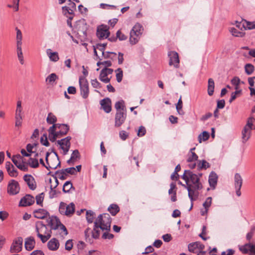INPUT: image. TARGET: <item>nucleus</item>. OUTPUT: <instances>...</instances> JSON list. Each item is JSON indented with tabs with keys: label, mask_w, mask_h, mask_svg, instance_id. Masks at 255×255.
Masks as SVG:
<instances>
[{
	"label": "nucleus",
	"mask_w": 255,
	"mask_h": 255,
	"mask_svg": "<svg viewBox=\"0 0 255 255\" xmlns=\"http://www.w3.org/2000/svg\"><path fill=\"white\" fill-rule=\"evenodd\" d=\"M202 176V173L197 175L190 170H185L182 178L186 182V185L183 186L186 188L188 192V196L191 202L193 201V196L196 190L202 188V184L200 182V177Z\"/></svg>",
	"instance_id": "obj_1"
},
{
	"label": "nucleus",
	"mask_w": 255,
	"mask_h": 255,
	"mask_svg": "<svg viewBox=\"0 0 255 255\" xmlns=\"http://www.w3.org/2000/svg\"><path fill=\"white\" fill-rule=\"evenodd\" d=\"M69 130V127L67 125L54 124L48 129L49 138L50 141L54 142L56 138L66 134Z\"/></svg>",
	"instance_id": "obj_2"
},
{
	"label": "nucleus",
	"mask_w": 255,
	"mask_h": 255,
	"mask_svg": "<svg viewBox=\"0 0 255 255\" xmlns=\"http://www.w3.org/2000/svg\"><path fill=\"white\" fill-rule=\"evenodd\" d=\"M35 230L37 236L40 239L42 243H46L51 236V231L42 222L38 221L35 223Z\"/></svg>",
	"instance_id": "obj_3"
},
{
	"label": "nucleus",
	"mask_w": 255,
	"mask_h": 255,
	"mask_svg": "<svg viewBox=\"0 0 255 255\" xmlns=\"http://www.w3.org/2000/svg\"><path fill=\"white\" fill-rule=\"evenodd\" d=\"M112 219L108 213H104L99 215L94 224L98 225L102 231H109L111 229Z\"/></svg>",
	"instance_id": "obj_4"
},
{
	"label": "nucleus",
	"mask_w": 255,
	"mask_h": 255,
	"mask_svg": "<svg viewBox=\"0 0 255 255\" xmlns=\"http://www.w3.org/2000/svg\"><path fill=\"white\" fill-rule=\"evenodd\" d=\"M48 225L50 226L51 230H58L59 233L62 236L68 234L67 230L65 227L56 217H52L48 222Z\"/></svg>",
	"instance_id": "obj_5"
},
{
	"label": "nucleus",
	"mask_w": 255,
	"mask_h": 255,
	"mask_svg": "<svg viewBox=\"0 0 255 255\" xmlns=\"http://www.w3.org/2000/svg\"><path fill=\"white\" fill-rule=\"evenodd\" d=\"M143 31L142 26L139 23H136L130 32L129 42L133 45L137 43Z\"/></svg>",
	"instance_id": "obj_6"
},
{
	"label": "nucleus",
	"mask_w": 255,
	"mask_h": 255,
	"mask_svg": "<svg viewBox=\"0 0 255 255\" xmlns=\"http://www.w3.org/2000/svg\"><path fill=\"white\" fill-rule=\"evenodd\" d=\"M59 211L60 214L70 216L74 213L75 205L73 203L67 205L64 202H61L59 205Z\"/></svg>",
	"instance_id": "obj_7"
},
{
	"label": "nucleus",
	"mask_w": 255,
	"mask_h": 255,
	"mask_svg": "<svg viewBox=\"0 0 255 255\" xmlns=\"http://www.w3.org/2000/svg\"><path fill=\"white\" fill-rule=\"evenodd\" d=\"M79 85L80 87L81 95L84 99L88 98L89 94V84L87 79L85 77L79 78Z\"/></svg>",
	"instance_id": "obj_8"
},
{
	"label": "nucleus",
	"mask_w": 255,
	"mask_h": 255,
	"mask_svg": "<svg viewBox=\"0 0 255 255\" xmlns=\"http://www.w3.org/2000/svg\"><path fill=\"white\" fill-rule=\"evenodd\" d=\"M23 239L21 237H18L14 240L11 246L10 251L12 253H16L20 252L22 248Z\"/></svg>",
	"instance_id": "obj_9"
},
{
	"label": "nucleus",
	"mask_w": 255,
	"mask_h": 255,
	"mask_svg": "<svg viewBox=\"0 0 255 255\" xmlns=\"http://www.w3.org/2000/svg\"><path fill=\"white\" fill-rule=\"evenodd\" d=\"M168 56L169 58V65H173L175 68H178L179 67V63L178 53L175 51H171L168 52Z\"/></svg>",
	"instance_id": "obj_10"
},
{
	"label": "nucleus",
	"mask_w": 255,
	"mask_h": 255,
	"mask_svg": "<svg viewBox=\"0 0 255 255\" xmlns=\"http://www.w3.org/2000/svg\"><path fill=\"white\" fill-rule=\"evenodd\" d=\"M20 187L18 182L11 180L7 187V192L10 195H16L19 193Z\"/></svg>",
	"instance_id": "obj_11"
},
{
	"label": "nucleus",
	"mask_w": 255,
	"mask_h": 255,
	"mask_svg": "<svg viewBox=\"0 0 255 255\" xmlns=\"http://www.w3.org/2000/svg\"><path fill=\"white\" fill-rule=\"evenodd\" d=\"M243 184V179L239 173H236L234 176V185L236 189V194L238 196L241 195V188Z\"/></svg>",
	"instance_id": "obj_12"
},
{
	"label": "nucleus",
	"mask_w": 255,
	"mask_h": 255,
	"mask_svg": "<svg viewBox=\"0 0 255 255\" xmlns=\"http://www.w3.org/2000/svg\"><path fill=\"white\" fill-rule=\"evenodd\" d=\"M204 246L199 242L191 243L188 245V250L190 252L197 253V250L200 251V254H204L205 252L202 251L204 249Z\"/></svg>",
	"instance_id": "obj_13"
},
{
	"label": "nucleus",
	"mask_w": 255,
	"mask_h": 255,
	"mask_svg": "<svg viewBox=\"0 0 255 255\" xmlns=\"http://www.w3.org/2000/svg\"><path fill=\"white\" fill-rule=\"evenodd\" d=\"M127 117L126 112L118 111L117 112L115 116V124L116 127H120L125 122Z\"/></svg>",
	"instance_id": "obj_14"
},
{
	"label": "nucleus",
	"mask_w": 255,
	"mask_h": 255,
	"mask_svg": "<svg viewBox=\"0 0 255 255\" xmlns=\"http://www.w3.org/2000/svg\"><path fill=\"white\" fill-rule=\"evenodd\" d=\"M240 250L244 254L249 253L250 255H255V245L246 244L240 247Z\"/></svg>",
	"instance_id": "obj_15"
},
{
	"label": "nucleus",
	"mask_w": 255,
	"mask_h": 255,
	"mask_svg": "<svg viewBox=\"0 0 255 255\" xmlns=\"http://www.w3.org/2000/svg\"><path fill=\"white\" fill-rule=\"evenodd\" d=\"M109 35L110 31L107 26L98 28L97 35L99 39L107 38Z\"/></svg>",
	"instance_id": "obj_16"
},
{
	"label": "nucleus",
	"mask_w": 255,
	"mask_h": 255,
	"mask_svg": "<svg viewBox=\"0 0 255 255\" xmlns=\"http://www.w3.org/2000/svg\"><path fill=\"white\" fill-rule=\"evenodd\" d=\"M34 203V198L30 195H26L20 201L19 205L20 206H30Z\"/></svg>",
	"instance_id": "obj_17"
},
{
	"label": "nucleus",
	"mask_w": 255,
	"mask_h": 255,
	"mask_svg": "<svg viewBox=\"0 0 255 255\" xmlns=\"http://www.w3.org/2000/svg\"><path fill=\"white\" fill-rule=\"evenodd\" d=\"M100 104L101 108L106 113H109L111 111V101L110 98H106L102 100Z\"/></svg>",
	"instance_id": "obj_18"
},
{
	"label": "nucleus",
	"mask_w": 255,
	"mask_h": 255,
	"mask_svg": "<svg viewBox=\"0 0 255 255\" xmlns=\"http://www.w3.org/2000/svg\"><path fill=\"white\" fill-rule=\"evenodd\" d=\"M24 180L26 182L29 188L33 190L36 187L34 178L31 175H25L23 177Z\"/></svg>",
	"instance_id": "obj_19"
},
{
	"label": "nucleus",
	"mask_w": 255,
	"mask_h": 255,
	"mask_svg": "<svg viewBox=\"0 0 255 255\" xmlns=\"http://www.w3.org/2000/svg\"><path fill=\"white\" fill-rule=\"evenodd\" d=\"M60 244L56 238L51 239L47 243L48 249L52 251H57L59 248Z\"/></svg>",
	"instance_id": "obj_20"
},
{
	"label": "nucleus",
	"mask_w": 255,
	"mask_h": 255,
	"mask_svg": "<svg viewBox=\"0 0 255 255\" xmlns=\"http://www.w3.org/2000/svg\"><path fill=\"white\" fill-rule=\"evenodd\" d=\"M217 180H218V176L217 174L214 172L212 171L209 176V183L210 186V187L212 189H215L217 183Z\"/></svg>",
	"instance_id": "obj_21"
},
{
	"label": "nucleus",
	"mask_w": 255,
	"mask_h": 255,
	"mask_svg": "<svg viewBox=\"0 0 255 255\" xmlns=\"http://www.w3.org/2000/svg\"><path fill=\"white\" fill-rule=\"evenodd\" d=\"M35 245V241L33 237H29L25 239V248L27 251H31L34 247Z\"/></svg>",
	"instance_id": "obj_22"
},
{
	"label": "nucleus",
	"mask_w": 255,
	"mask_h": 255,
	"mask_svg": "<svg viewBox=\"0 0 255 255\" xmlns=\"http://www.w3.org/2000/svg\"><path fill=\"white\" fill-rule=\"evenodd\" d=\"M252 130L247 128L244 127L242 131V139L243 143H246L250 138Z\"/></svg>",
	"instance_id": "obj_23"
},
{
	"label": "nucleus",
	"mask_w": 255,
	"mask_h": 255,
	"mask_svg": "<svg viewBox=\"0 0 255 255\" xmlns=\"http://www.w3.org/2000/svg\"><path fill=\"white\" fill-rule=\"evenodd\" d=\"M34 217L38 219H44L47 217L48 215V212L43 209H39L36 210H35L33 212Z\"/></svg>",
	"instance_id": "obj_24"
},
{
	"label": "nucleus",
	"mask_w": 255,
	"mask_h": 255,
	"mask_svg": "<svg viewBox=\"0 0 255 255\" xmlns=\"http://www.w3.org/2000/svg\"><path fill=\"white\" fill-rule=\"evenodd\" d=\"M57 143L59 145L60 148L63 150V154L64 155L66 154L69 150L71 143L68 144V142L67 143L66 141H62V139L58 140Z\"/></svg>",
	"instance_id": "obj_25"
},
{
	"label": "nucleus",
	"mask_w": 255,
	"mask_h": 255,
	"mask_svg": "<svg viewBox=\"0 0 255 255\" xmlns=\"http://www.w3.org/2000/svg\"><path fill=\"white\" fill-rule=\"evenodd\" d=\"M197 169L201 170L202 169H206L210 167L209 163L205 160H202L198 161L197 164Z\"/></svg>",
	"instance_id": "obj_26"
},
{
	"label": "nucleus",
	"mask_w": 255,
	"mask_h": 255,
	"mask_svg": "<svg viewBox=\"0 0 255 255\" xmlns=\"http://www.w3.org/2000/svg\"><path fill=\"white\" fill-rule=\"evenodd\" d=\"M47 54L51 61L56 62L59 59L58 53L57 52H52L50 49L47 50Z\"/></svg>",
	"instance_id": "obj_27"
},
{
	"label": "nucleus",
	"mask_w": 255,
	"mask_h": 255,
	"mask_svg": "<svg viewBox=\"0 0 255 255\" xmlns=\"http://www.w3.org/2000/svg\"><path fill=\"white\" fill-rule=\"evenodd\" d=\"M215 83L212 78H210L208 82V94L209 96H212L214 92Z\"/></svg>",
	"instance_id": "obj_28"
},
{
	"label": "nucleus",
	"mask_w": 255,
	"mask_h": 255,
	"mask_svg": "<svg viewBox=\"0 0 255 255\" xmlns=\"http://www.w3.org/2000/svg\"><path fill=\"white\" fill-rule=\"evenodd\" d=\"M245 127L251 130L255 129V119L253 117H250L248 119L247 124Z\"/></svg>",
	"instance_id": "obj_29"
},
{
	"label": "nucleus",
	"mask_w": 255,
	"mask_h": 255,
	"mask_svg": "<svg viewBox=\"0 0 255 255\" xmlns=\"http://www.w3.org/2000/svg\"><path fill=\"white\" fill-rule=\"evenodd\" d=\"M242 26L244 29H252L255 28V21L253 22L243 20Z\"/></svg>",
	"instance_id": "obj_30"
},
{
	"label": "nucleus",
	"mask_w": 255,
	"mask_h": 255,
	"mask_svg": "<svg viewBox=\"0 0 255 255\" xmlns=\"http://www.w3.org/2000/svg\"><path fill=\"white\" fill-rule=\"evenodd\" d=\"M108 74L102 69L99 75V79L105 83H108L110 82L111 78L108 77Z\"/></svg>",
	"instance_id": "obj_31"
},
{
	"label": "nucleus",
	"mask_w": 255,
	"mask_h": 255,
	"mask_svg": "<svg viewBox=\"0 0 255 255\" xmlns=\"http://www.w3.org/2000/svg\"><path fill=\"white\" fill-rule=\"evenodd\" d=\"M56 117L52 113H49L48 114L46 118V122L48 124H56L55 123L57 122Z\"/></svg>",
	"instance_id": "obj_32"
},
{
	"label": "nucleus",
	"mask_w": 255,
	"mask_h": 255,
	"mask_svg": "<svg viewBox=\"0 0 255 255\" xmlns=\"http://www.w3.org/2000/svg\"><path fill=\"white\" fill-rule=\"evenodd\" d=\"M101 230H102V229L99 227V226L94 224V227L92 231L93 238L94 239L99 238L100 235Z\"/></svg>",
	"instance_id": "obj_33"
},
{
	"label": "nucleus",
	"mask_w": 255,
	"mask_h": 255,
	"mask_svg": "<svg viewBox=\"0 0 255 255\" xmlns=\"http://www.w3.org/2000/svg\"><path fill=\"white\" fill-rule=\"evenodd\" d=\"M115 108L117 112L118 111H125L126 112L125 106V102L123 100H121L117 102L115 104Z\"/></svg>",
	"instance_id": "obj_34"
},
{
	"label": "nucleus",
	"mask_w": 255,
	"mask_h": 255,
	"mask_svg": "<svg viewBox=\"0 0 255 255\" xmlns=\"http://www.w3.org/2000/svg\"><path fill=\"white\" fill-rule=\"evenodd\" d=\"M108 211L113 215H116L120 211L119 206L116 204H112L108 208Z\"/></svg>",
	"instance_id": "obj_35"
},
{
	"label": "nucleus",
	"mask_w": 255,
	"mask_h": 255,
	"mask_svg": "<svg viewBox=\"0 0 255 255\" xmlns=\"http://www.w3.org/2000/svg\"><path fill=\"white\" fill-rule=\"evenodd\" d=\"M209 138V133L208 132L204 131L201 134H199L198 139L200 143L202 141H206Z\"/></svg>",
	"instance_id": "obj_36"
},
{
	"label": "nucleus",
	"mask_w": 255,
	"mask_h": 255,
	"mask_svg": "<svg viewBox=\"0 0 255 255\" xmlns=\"http://www.w3.org/2000/svg\"><path fill=\"white\" fill-rule=\"evenodd\" d=\"M198 155L195 152L188 153L187 161L188 162H193L197 160Z\"/></svg>",
	"instance_id": "obj_37"
},
{
	"label": "nucleus",
	"mask_w": 255,
	"mask_h": 255,
	"mask_svg": "<svg viewBox=\"0 0 255 255\" xmlns=\"http://www.w3.org/2000/svg\"><path fill=\"white\" fill-rule=\"evenodd\" d=\"M230 31L233 36L236 37H243L245 34L243 32L239 31L237 28L235 27L231 28Z\"/></svg>",
	"instance_id": "obj_38"
},
{
	"label": "nucleus",
	"mask_w": 255,
	"mask_h": 255,
	"mask_svg": "<svg viewBox=\"0 0 255 255\" xmlns=\"http://www.w3.org/2000/svg\"><path fill=\"white\" fill-rule=\"evenodd\" d=\"M58 76L55 73L50 74L46 79V82L49 84L53 85L54 82L58 79Z\"/></svg>",
	"instance_id": "obj_39"
},
{
	"label": "nucleus",
	"mask_w": 255,
	"mask_h": 255,
	"mask_svg": "<svg viewBox=\"0 0 255 255\" xmlns=\"http://www.w3.org/2000/svg\"><path fill=\"white\" fill-rule=\"evenodd\" d=\"M28 164L32 168H37L39 166L38 160L34 158H30L28 161Z\"/></svg>",
	"instance_id": "obj_40"
},
{
	"label": "nucleus",
	"mask_w": 255,
	"mask_h": 255,
	"mask_svg": "<svg viewBox=\"0 0 255 255\" xmlns=\"http://www.w3.org/2000/svg\"><path fill=\"white\" fill-rule=\"evenodd\" d=\"M95 213L91 210L87 211L86 219L89 223H92L93 222Z\"/></svg>",
	"instance_id": "obj_41"
},
{
	"label": "nucleus",
	"mask_w": 255,
	"mask_h": 255,
	"mask_svg": "<svg viewBox=\"0 0 255 255\" xmlns=\"http://www.w3.org/2000/svg\"><path fill=\"white\" fill-rule=\"evenodd\" d=\"M73 187V185L71 181H67L63 185V191L65 193H68L70 190Z\"/></svg>",
	"instance_id": "obj_42"
},
{
	"label": "nucleus",
	"mask_w": 255,
	"mask_h": 255,
	"mask_svg": "<svg viewBox=\"0 0 255 255\" xmlns=\"http://www.w3.org/2000/svg\"><path fill=\"white\" fill-rule=\"evenodd\" d=\"M115 72H116V79L118 82L120 83L122 81L123 77V72L122 69L118 68Z\"/></svg>",
	"instance_id": "obj_43"
},
{
	"label": "nucleus",
	"mask_w": 255,
	"mask_h": 255,
	"mask_svg": "<svg viewBox=\"0 0 255 255\" xmlns=\"http://www.w3.org/2000/svg\"><path fill=\"white\" fill-rule=\"evenodd\" d=\"M245 69L248 75H251L254 71V67L251 64H247L245 66Z\"/></svg>",
	"instance_id": "obj_44"
},
{
	"label": "nucleus",
	"mask_w": 255,
	"mask_h": 255,
	"mask_svg": "<svg viewBox=\"0 0 255 255\" xmlns=\"http://www.w3.org/2000/svg\"><path fill=\"white\" fill-rule=\"evenodd\" d=\"M176 110L177 112L179 115H183L184 112L182 110V101L181 100V97L180 98V99L178 100V102L176 105Z\"/></svg>",
	"instance_id": "obj_45"
},
{
	"label": "nucleus",
	"mask_w": 255,
	"mask_h": 255,
	"mask_svg": "<svg viewBox=\"0 0 255 255\" xmlns=\"http://www.w3.org/2000/svg\"><path fill=\"white\" fill-rule=\"evenodd\" d=\"M36 203L38 205L42 206V202L44 199V194L41 193L36 196Z\"/></svg>",
	"instance_id": "obj_46"
},
{
	"label": "nucleus",
	"mask_w": 255,
	"mask_h": 255,
	"mask_svg": "<svg viewBox=\"0 0 255 255\" xmlns=\"http://www.w3.org/2000/svg\"><path fill=\"white\" fill-rule=\"evenodd\" d=\"M55 182H56V185L53 187H52V185H51V187H50V188H51V191L50 192V198H54L55 197V195H56V191L53 190V188H55L58 184V181L56 177H55Z\"/></svg>",
	"instance_id": "obj_47"
},
{
	"label": "nucleus",
	"mask_w": 255,
	"mask_h": 255,
	"mask_svg": "<svg viewBox=\"0 0 255 255\" xmlns=\"http://www.w3.org/2000/svg\"><path fill=\"white\" fill-rule=\"evenodd\" d=\"M63 171L67 174H76L77 173L76 169L75 167H70L63 169Z\"/></svg>",
	"instance_id": "obj_48"
},
{
	"label": "nucleus",
	"mask_w": 255,
	"mask_h": 255,
	"mask_svg": "<svg viewBox=\"0 0 255 255\" xmlns=\"http://www.w3.org/2000/svg\"><path fill=\"white\" fill-rule=\"evenodd\" d=\"M56 174L58 175V178L61 180H64L66 178L67 174L62 169L60 171H57Z\"/></svg>",
	"instance_id": "obj_49"
},
{
	"label": "nucleus",
	"mask_w": 255,
	"mask_h": 255,
	"mask_svg": "<svg viewBox=\"0 0 255 255\" xmlns=\"http://www.w3.org/2000/svg\"><path fill=\"white\" fill-rule=\"evenodd\" d=\"M63 12L65 15H66L67 13H68L70 15L73 14L74 13V9H71L70 7L68 6H63L62 7Z\"/></svg>",
	"instance_id": "obj_50"
},
{
	"label": "nucleus",
	"mask_w": 255,
	"mask_h": 255,
	"mask_svg": "<svg viewBox=\"0 0 255 255\" xmlns=\"http://www.w3.org/2000/svg\"><path fill=\"white\" fill-rule=\"evenodd\" d=\"M240 83V79L237 77H234L231 80V83L235 86L236 90H238Z\"/></svg>",
	"instance_id": "obj_51"
},
{
	"label": "nucleus",
	"mask_w": 255,
	"mask_h": 255,
	"mask_svg": "<svg viewBox=\"0 0 255 255\" xmlns=\"http://www.w3.org/2000/svg\"><path fill=\"white\" fill-rule=\"evenodd\" d=\"M91 85L94 88L100 89L101 88V84L96 79H92L91 81Z\"/></svg>",
	"instance_id": "obj_52"
},
{
	"label": "nucleus",
	"mask_w": 255,
	"mask_h": 255,
	"mask_svg": "<svg viewBox=\"0 0 255 255\" xmlns=\"http://www.w3.org/2000/svg\"><path fill=\"white\" fill-rule=\"evenodd\" d=\"M48 165H49V167L51 168V169H55L57 168V167L58 166H60V161H57L56 160V163H54L53 162H49V161H48V163H46Z\"/></svg>",
	"instance_id": "obj_53"
},
{
	"label": "nucleus",
	"mask_w": 255,
	"mask_h": 255,
	"mask_svg": "<svg viewBox=\"0 0 255 255\" xmlns=\"http://www.w3.org/2000/svg\"><path fill=\"white\" fill-rule=\"evenodd\" d=\"M212 203V198L209 197H208L205 202L203 204V206L204 208L209 209Z\"/></svg>",
	"instance_id": "obj_54"
},
{
	"label": "nucleus",
	"mask_w": 255,
	"mask_h": 255,
	"mask_svg": "<svg viewBox=\"0 0 255 255\" xmlns=\"http://www.w3.org/2000/svg\"><path fill=\"white\" fill-rule=\"evenodd\" d=\"M116 35L117 37L120 40H125L127 38V36L122 33L120 30H118L117 32Z\"/></svg>",
	"instance_id": "obj_55"
},
{
	"label": "nucleus",
	"mask_w": 255,
	"mask_h": 255,
	"mask_svg": "<svg viewBox=\"0 0 255 255\" xmlns=\"http://www.w3.org/2000/svg\"><path fill=\"white\" fill-rule=\"evenodd\" d=\"M40 141L41 144L46 146H48L49 144V142L47 140V136L45 134L41 137Z\"/></svg>",
	"instance_id": "obj_56"
},
{
	"label": "nucleus",
	"mask_w": 255,
	"mask_h": 255,
	"mask_svg": "<svg viewBox=\"0 0 255 255\" xmlns=\"http://www.w3.org/2000/svg\"><path fill=\"white\" fill-rule=\"evenodd\" d=\"M72 159H73L74 161L76 160L77 158L80 157V153L78 150H74L71 156Z\"/></svg>",
	"instance_id": "obj_57"
},
{
	"label": "nucleus",
	"mask_w": 255,
	"mask_h": 255,
	"mask_svg": "<svg viewBox=\"0 0 255 255\" xmlns=\"http://www.w3.org/2000/svg\"><path fill=\"white\" fill-rule=\"evenodd\" d=\"M146 133L145 128L143 126H140L138 129L137 135L138 136H142L145 135Z\"/></svg>",
	"instance_id": "obj_58"
},
{
	"label": "nucleus",
	"mask_w": 255,
	"mask_h": 255,
	"mask_svg": "<svg viewBox=\"0 0 255 255\" xmlns=\"http://www.w3.org/2000/svg\"><path fill=\"white\" fill-rule=\"evenodd\" d=\"M73 248L72 240H69L65 243V249L67 251L71 250Z\"/></svg>",
	"instance_id": "obj_59"
},
{
	"label": "nucleus",
	"mask_w": 255,
	"mask_h": 255,
	"mask_svg": "<svg viewBox=\"0 0 255 255\" xmlns=\"http://www.w3.org/2000/svg\"><path fill=\"white\" fill-rule=\"evenodd\" d=\"M7 172H8L9 175L11 177H16L17 175V171L14 166L9 170L7 171Z\"/></svg>",
	"instance_id": "obj_60"
},
{
	"label": "nucleus",
	"mask_w": 255,
	"mask_h": 255,
	"mask_svg": "<svg viewBox=\"0 0 255 255\" xmlns=\"http://www.w3.org/2000/svg\"><path fill=\"white\" fill-rule=\"evenodd\" d=\"M119 135L120 138L123 140H126L128 135V133L125 130L121 131L119 133Z\"/></svg>",
	"instance_id": "obj_61"
},
{
	"label": "nucleus",
	"mask_w": 255,
	"mask_h": 255,
	"mask_svg": "<svg viewBox=\"0 0 255 255\" xmlns=\"http://www.w3.org/2000/svg\"><path fill=\"white\" fill-rule=\"evenodd\" d=\"M153 251H154L153 248L151 246H149L145 248L144 252H143L142 253V255H148L149 253H152Z\"/></svg>",
	"instance_id": "obj_62"
},
{
	"label": "nucleus",
	"mask_w": 255,
	"mask_h": 255,
	"mask_svg": "<svg viewBox=\"0 0 255 255\" xmlns=\"http://www.w3.org/2000/svg\"><path fill=\"white\" fill-rule=\"evenodd\" d=\"M225 105V101L224 100H219L217 102V109H223Z\"/></svg>",
	"instance_id": "obj_63"
},
{
	"label": "nucleus",
	"mask_w": 255,
	"mask_h": 255,
	"mask_svg": "<svg viewBox=\"0 0 255 255\" xmlns=\"http://www.w3.org/2000/svg\"><path fill=\"white\" fill-rule=\"evenodd\" d=\"M102 238L104 239H112L114 238V235L112 234L109 233L108 232H105Z\"/></svg>",
	"instance_id": "obj_64"
}]
</instances>
